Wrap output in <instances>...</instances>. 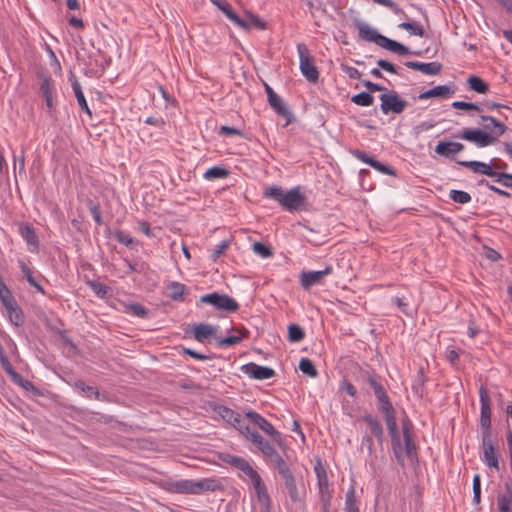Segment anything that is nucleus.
<instances>
[{"label": "nucleus", "mask_w": 512, "mask_h": 512, "mask_svg": "<svg viewBox=\"0 0 512 512\" xmlns=\"http://www.w3.org/2000/svg\"><path fill=\"white\" fill-rule=\"evenodd\" d=\"M379 411L382 412L384 415L386 426L391 436L393 452L398 463L404 466L405 459L414 462L417 458V451L416 445L412 440V435L410 432V422L408 420L403 422L402 430L404 442L402 443L398 433L394 407L391 406L389 411Z\"/></svg>", "instance_id": "f257e3e1"}, {"label": "nucleus", "mask_w": 512, "mask_h": 512, "mask_svg": "<svg viewBox=\"0 0 512 512\" xmlns=\"http://www.w3.org/2000/svg\"><path fill=\"white\" fill-rule=\"evenodd\" d=\"M264 195L277 201L284 210L289 212L299 211L306 206V198L299 188H292L285 192L280 186H271L265 189Z\"/></svg>", "instance_id": "f03ea898"}, {"label": "nucleus", "mask_w": 512, "mask_h": 512, "mask_svg": "<svg viewBox=\"0 0 512 512\" xmlns=\"http://www.w3.org/2000/svg\"><path fill=\"white\" fill-rule=\"evenodd\" d=\"M216 331L217 327L210 324H197L193 327V336L195 340L201 343L210 342L209 339L213 337L219 347L239 344L245 337V334L239 333V335L221 338L216 336Z\"/></svg>", "instance_id": "7ed1b4c3"}, {"label": "nucleus", "mask_w": 512, "mask_h": 512, "mask_svg": "<svg viewBox=\"0 0 512 512\" xmlns=\"http://www.w3.org/2000/svg\"><path fill=\"white\" fill-rule=\"evenodd\" d=\"M297 51L300 60V70L303 76L311 83H316L319 79V71L315 66L309 50L304 43L297 45Z\"/></svg>", "instance_id": "20e7f679"}, {"label": "nucleus", "mask_w": 512, "mask_h": 512, "mask_svg": "<svg viewBox=\"0 0 512 512\" xmlns=\"http://www.w3.org/2000/svg\"><path fill=\"white\" fill-rule=\"evenodd\" d=\"M457 138L470 141L478 147H486L496 143V136L494 134L483 131L482 129H469L466 128L456 135Z\"/></svg>", "instance_id": "39448f33"}, {"label": "nucleus", "mask_w": 512, "mask_h": 512, "mask_svg": "<svg viewBox=\"0 0 512 512\" xmlns=\"http://www.w3.org/2000/svg\"><path fill=\"white\" fill-rule=\"evenodd\" d=\"M202 303L211 304L218 310H223L227 312H236L239 309V304L237 301L228 296L227 294H219L217 292H213L210 294L203 295L200 298Z\"/></svg>", "instance_id": "423d86ee"}, {"label": "nucleus", "mask_w": 512, "mask_h": 512, "mask_svg": "<svg viewBox=\"0 0 512 512\" xmlns=\"http://www.w3.org/2000/svg\"><path fill=\"white\" fill-rule=\"evenodd\" d=\"M381 100V111L384 114H401L405 108L407 107V101L400 98L396 91H390L388 93H384L380 96Z\"/></svg>", "instance_id": "0eeeda50"}, {"label": "nucleus", "mask_w": 512, "mask_h": 512, "mask_svg": "<svg viewBox=\"0 0 512 512\" xmlns=\"http://www.w3.org/2000/svg\"><path fill=\"white\" fill-rule=\"evenodd\" d=\"M246 417L255 425H257L264 433L271 437L272 441L275 442L279 447L284 446V440L279 431L268 422L264 417L255 411H248Z\"/></svg>", "instance_id": "6e6552de"}, {"label": "nucleus", "mask_w": 512, "mask_h": 512, "mask_svg": "<svg viewBox=\"0 0 512 512\" xmlns=\"http://www.w3.org/2000/svg\"><path fill=\"white\" fill-rule=\"evenodd\" d=\"M480 398V427L482 433H491V399L487 389L483 386L479 389Z\"/></svg>", "instance_id": "1a4fd4ad"}, {"label": "nucleus", "mask_w": 512, "mask_h": 512, "mask_svg": "<svg viewBox=\"0 0 512 512\" xmlns=\"http://www.w3.org/2000/svg\"><path fill=\"white\" fill-rule=\"evenodd\" d=\"M491 433H482V447L483 456L482 460L488 467L499 470V460L496 449L490 439Z\"/></svg>", "instance_id": "9d476101"}, {"label": "nucleus", "mask_w": 512, "mask_h": 512, "mask_svg": "<svg viewBox=\"0 0 512 512\" xmlns=\"http://www.w3.org/2000/svg\"><path fill=\"white\" fill-rule=\"evenodd\" d=\"M241 371L256 380H266L275 376V371L266 366H260L256 363L250 362L241 366Z\"/></svg>", "instance_id": "9b49d317"}, {"label": "nucleus", "mask_w": 512, "mask_h": 512, "mask_svg": "<svg viewBox=\"0 0 512 512\" xmlns=\"http://www.w3.org/2000/svg\"><path fill=\"white\" fill-rule=\"evenodd\" d=\"M160 487L170 493L193 494V480H165L162 481Z\"/></svg>", "instance_id": "f8f14e48"}, {"label": "nucleus", "mask_w": 512, "mask_h": 512, "mask_svg": "<svg viewBox=\"0 0 512 512\" xmlns=\"http://www.w3.org/2000/svg\"><path fill=\"white\" fill-rule=\"evenodd\" d=\"M367 382L373 389L374 394L379 402L378 409L389 411L390 407L393 406L384 387L374 375H368Z\"/></svg>", "instance_id": "ddd939ff"}, {"label": "nucleus", "mask_w": 512, "mask_h": 512, "mask_svg": "<svg viewBox=\"0 0 512 512\" xmlns=\"http://www.w3.org/2000/svg\"><path fill=\"white\" fill-rule=\"evenodd\" d=\"M332 271L333 268L331 266H327L324 270L321 271L302 272L300 276L301 285L303 286V288L308 289L313 285L320 284L323 278L326 275L331 274Z\"/></svg>", "instance_id": "4468645a"}, {"label": "nucleus", "mask_w": 512, "mask_h": 512, "mask_svg": "<svg viewBox=\"0 0 512 512\" xmlns=\"http://www.w3.org/2000/svg\"><path fill=\"white\" fill-rule=\"evenodd\" d=\"M464 148L465 146L460 142L440 141L435 147V152L439 156L452 159L456 154L462 152Z\"/></svg>", "instance_id": "2eb2a0df"}, {"label": "nucleus", "mask_w": 512, "mask_h": 512, "mask_svg": "<svg viewBox=\"0 0 512 512\" xmlns=\"http://www.w3.org/2000/svg\"><path fill=\"white\" fill-rule=\"evenodd\" d=\"M480 119L483 126V131L494 134L496 136V142L498 141V137L503 135L507 130V127L504 123L498 121L492 116L482 115Z\"/></svg>", "instance_id": "dca6fc26"}, {"label": "nucleus", "mask_w": 512, "mask_h": 512, "mask_svg": "<svg viewBox=\"0 0 512 512\" xmlns=\"http://www.w3.org/2000/svg\"><path fill=\"white\" fill-rule=\"evenodd\" d=\"M357 28L359 32V37L361 39L368 42H373L380 47L382 46L386 36L378 33L377 30L373 29L372 27L365 23H358Z\"/></svg>", "instance_id": "f3484780"}, {"label": "nucleus", "mask_w": 512, "mask_h": 512, "mask_svg": "<svg viewBox=\"0 0 512 512\" xmlns=\"http://www.w3.org/2000/svg\"><path fill=\"white\" fill-rule=\"evenodd\" d=\"M193 494H201L203 492H214L223 490L222 482L214 478H204L198 481L193 480Z\"/></svg>", "instance_id": "a211bd4d"}, {"label": "nucleus", "mask_w": 512, "mask_h": 512, "mask_svg": "<svg viewBox=\"0 0 512 512\" xmlns=\"http://www.w3.org/2000/svg\"><path fill=\"white\" fill-rule=\"evenodd\" d=\"M404 65L407 68L418 70L426 75H437L442 70V64L439 62L422 63L417 61H406Z\"/></svg>", "instance_id": "6ab92c4d"}, {"label": "nucleus", "mask_w": 512, "mask_h": 512, "mask_svg": "<svg viewBox=\"0 0 512 512\" xmlns=\"http://www.w3.org/2000/svg\"><path fill=\"white\" fill-rule=\"evenodd\" d=\"M455 90L448 85L435 86L427 91H424L418 95V99L424 100L428 98H450L454 95Z\"/></svg>", "instance_id": "aec40b11"}, {"label": "nucleus", "mask_w": 512, "mask_h": 512, "mask_svg": "<svg viewBox=\"0 0 512 512\" xmlns=\"http://www.w3.org/2000/svg\"><path fill=\"white\" fill-rule=\"evenodd\" d=\"M314 472L317 477V485L319 489V496L320 495H332L330 489H329V481L326 469L322 465L321 461L318 460L317 463L314 466Z\"/></svg>", "instance_id": "412c9836"}, {"label": "nucleus", "mask_w": 512, "mask_h": 512, "mask_svg": "<svg viewBox=\"0 0 512 512\" xmlns=\"http://www.w3.org/2000/svg\"><path fill=\"white\" fill-rule=\"evenodd\" d=\"M260 451L261 453L269 458L271 455H273L276 450L275 448L270 444L268 440H266L261 434H259L257 431H254L253 433H250V436L248 438Z\"/></svg>", "instance_id": "4be33fe9"}, {"label": "nucleus", "mask_w": 512, "mask_h": 512, "mask_svg": "<svg viewBox=\"0 0 512 512\" xmlns=\"http://www.w3.org/2000/svg\"><path fill=\"white\" fill-rule=\"evenodd\" d=\"M459 165L471 169L474 173L483 174L489 177L495 175V171L492 170L490 164L476 161V160H463L457 162Z\"/></svg>", "instance_id": "5701e85b"}, {"label": "nucleus", "mask_w": 512, "mask_h": 512, "mask_svg": "<svg viewBox=\"0 0 512 512\" xmlns=\"http://www.w3.org/2000/svg\"><path fill=\"white\" fill-rule=\"evenodd\" d=\"M497 505L499 512H512V484H504V493L497 496Z\"/></svg>", "instance_id": "b1692460"}, {"label": "nucleus", "mask_w": 512, "mask_h": 512, "mask_svg": "<svg viewBox=\"0 0 512 512\" xmlns=\"http://www.w3.org/2000/svg\"><path fill=\"white\" fill-rule=\"evenodd\" d=\"M20 234L29 246V250L31 252H37L39 249V240L34 228L29 224L22 225L20 227Z\"/></svg>", "instance_id": "393cba45"}, {"label": "nucleus", "mask_w": 512, "mask_h": 512, "mask_svg": "<svg viewBox=\"0 0 512 512\" xmlns=\"http://www.w3.org/2000/svg\"><path fill=\"white\" fill-rule=\"evenodd\" d=\"M40 91L42 96L45 99V103L48 109V112L51 113L54 108L53 102V94H54V86L53 82L49 77H43L41 80Z\"/></svg>", "instance_id": "a878e982"}, {"label": "nucleus", "mask_w": 512, "mask_h": 512, "mask_svg": "<svg viewBox=\"0 0 512 512\" xmlns=\"http://www.w3.org/2000/svg\"><path fill=\"white\" fill-rule=\"evenodd\" d=\"M381 47L386 50H389L393 53L401 55V56L409 55V54H413V55H417V56L421 55V52H419V51L413 52L407 46H405L395 40H392L388 37L385 38Z\"/></svg>", "instance_id": "bb28decb"}, {"label": "nucleus", "mask_w": 512, "mask_h": 512, "mask_svg": "<svg viewBox=\"0 0 512 512\" xmlns=\"http://www.w3.org/2000/svg\"><path fill=\"white\" fill-rule=\"evenodd\" d=\"M284 481L285 488L288 491V494L293 502H297L300 500L299 491L296 485L295 477L291 470L286 473L280 475Z\"/></svg>", "instance_id": "cd10ccee"}, {"label": "nucleus", "mask_w": 512, "mask_h": 512, "mask_svg": "<svg viewBox=\"0 0 512 512\" xmlns=\"http://www.w3.org/2000/svg\"><path fill=\"white\" fill-rule=\"evenodd\" d=\"M73 386L82 392L86 397H94L99 401H108V398L105 394H101L96 387L89 386L82 380L74 382Z\"/></svg>", "instance_id": "c85d7f7f"}, {"label": "nucleus", "mask_w": 512, "mask_h": 512, "mask_svg": "<svg viewBox=\"0 0 512 512\" xmlns=\"http://www.w3.org/2000/svg\"><path fill=\"white\" fill-rule=\"evenodd\" d=\"M268 102L270 106L277 112L278 115L286 118L287 122L286 125H288L291 122L292 114L289 111V109L285 106L283 103V100L280 96L276 95L274 97H271L268 99Z\"/></svg>", "instance_id": "c756f323"}, {"label": "nucleus", "mask_w": 512, "mask_h": 512, "mask_svg": "<svg viewBox=\"0 0 512 512\" xmlns=\"http://www.w3.org/2000/svg\"><path fill=\"white\" fill-rule=\"evenodd\" d=\"M362 419L370 427L371 433L380 443H382L384 432L381 423L371 414L364 415Z\"/></svg>", "instance_id": "7c9ffc66"}, {"label": "nucleus", "mask_w": 512, "mask_h": 512, "mask_svg": "<svg viewBox=\"0 0 512 512\" xmlns=\"http://www.w3.org/2000/svg\"><path fill=\"white\" fill-rule=\"evenodd\" d=\"M72 88L75 93V97L77 99L78 105L81 108L82 111H84L87 115L90 117L92 116V112L87 104V101L85 99V96L83 94L82 88L80 83L76 78L72 81Z\"/></svg>", "instance_id": "2f4dec72"}, {"label": "nucleus", "mask_w": 512, "mask_h": 512, "mask_svg": "<svg viewBox=\"0 0 512 512\" xmlns=\"http://www.w3.org/2000/svg\"><path fill=\"white\" fill-rule=\"evenodd\" d=\"M214 411L227 423L233 424L239 422V413L235 412L234 410L223 406L218 405L215 407Z\"/></svg>", "instance_id": "473e14b6"}, {"label": "nucleus", "mask_w": 512, "mask_h": 512, "mask_svg": "<svg viewBox=\"0 0 512 512\" xmlns=\"http://www.w3.org/2000/svg\"><path fill=\"white\" fill-rule=\"evenodd\" d=\"M168 291V297L172 300H183V295L186 290V286L182 283L172 281L169 282L166 286Z\"/></svg>", "instance_id": "72a5a7b5"}, {"label": "nucleus", "mask_w": 512, "mask_h": 512, "mask_svg": "<svg viewBox=\"0 0 512 512\" xmlns=\"http://www.w3.org/2000/svg\"><path fill=\"white\" fill-rule=\"evenodd\" d=\"M252 484L256 491L258 501L261 503L262 506H267L268 502H270L271 500L266 485L263 482L262 478L256 480Z\"/></svg>", "instance_id": "f704fd0d"}, {"label": "nucleus", "mask_w": 512, "mask_h": 512, "mask_svg": "<svg viewBox=\"0 0 512 512\" xmlns=\"http://www.w3.org/2000/svg\"><path fill=\"white\" fill-rule=\"evenodd\" d=\"M217 7L235 24H242L240 17L232 10L231 5L226 0H212Z\"/></svg>", "instance_id": "c9c22d12"}, {"label": "nucleus", "mask_w": 512, "mask_h": 512, "mask_svg": "<svg viewBox=\"0 0 512 512\" xmlns=\"http://www.w3.org/2000/svg\"><path fill=\"white\" fill-rule=\"evenodd\" d=\"M240 22L242 24H237V25L244 29H250L251 27H256L260 30H263L266 28V23L262 19L258 18L257 16L251 15V14L247 15V17L245 19L240 18Z\"/></svg>", "instance_id": "e433bc0d"}, {"label": "nucleus", "mask_w": 512, "mask_h": 512, "mask_svg": "<svg viewBox=\"0 0 512 512\" xmlns=\"http://www.w3.org/2000/svg\"><path fill=\"white\" fill-rule=\"evenodd\" d=\"M469 89L484 94L489 91V85L478 76H470L467 80Z\"/></svg>", "instance_id": "4c0bfd02"}, {"label": "nucleus", "mask_w": 512, "mask_h": 512, "mask_svg": "<svg viewBox=\"0 0 512 512\" xmlns=\"http://www.w3.org/2000/svg\"><path fill=\"white\" fill-rule=\"evenodd\" d=\"M89 287L100 298H106L111 293V288L104 283L98 281H89Z\"/></svg>", "instance_id": "58836bf2"}, {"label": "nucleus", "mask_w": 512, "mask_h": 512, "mask_svg": "<svg viewBox=\"0 0 512 512\" xmlns=\"http://www.w3.org/2000/svg\"><path fill=\"white\" fill-rule=\"evenodd\" d=\"M269 460L275 466L279 475L291 470L286 461L277 451L269 457Z\"/></svg>", "instance_id": "ea45409f"}, {"label": "nucleus", "mask_w": 512, "mask_h": 512, "mask_svg": "<svg viewBox=\"0 0 512 512\" xmlns=\"http://www.w3.org/2000/svg\"><path fill=\"white\" fill-rule=\"evenodd\" d=\"M299 369L303 374L311 378H316L318 376L317 369L315 368L313 362L308 358H302L300 360Z\"/></svg>", "instance_id": "a19ab883"}, {"label": "nucleus", "mask_w": 512, "mask_h": 512, "mask_svg": "<svg viewBox=\"0 0 512 512\" xmlns=\"http://www.w3.org/2000/svg\"><path fill=\"white\" fill-rule=\"evenodd\" d=\"M305 332L303 328H301L297 324H291L288 327V340L292 343L300 342L304 339Z\"/></svg>", "instance_id": "79ce46f5"}, {"label": "nucleus", "mask_w": 512, "mask_h": 512, "mask_svg": "<svg viewBox=\"0 0 512 512\" xmlns=\"http://www.w3.org/2000/svg\"><path fill=\"white\" fill-rule=\"evenodd\" d=\"M351 101L359 106H370L374 103V97L369 92H361L351 97Z\"/></svg>", "instance_id": "37998d69"}, {"label": "nucleus", "mask_w": 512, "mask_h": 512, "mask_svg": "<svg viewBox=\"0 0 512 512\" xmlns=\"http://www.w3.org/2000/svg\"><path fill=\"white\" fill-rule=\"evenodd\" d=\"M11 381L22 387L24 390L32 392L34 395H40L39 389L36 388L31 381L24 379L19 373L17 378L12 379Z\"/></svg>", "instance_id": "c03bdc74"}, {"label": "nucleus", "mask_w": 512, "mask_h": 512, "mask_svg": "<svg viewBox=\"0 0 512 512\" xmlns=\"http://www.w3.org/2000/svg\"><path fill=\"white\" fill-rule=\"evenodd\" d=\"M398 27L419 37H423L425 34L423 27L416 22H402Z\"/></svg>", "instance_id": "a18cd8bd"}, {"label": "nucleus", "mask_w": 512, "mask_h": 512, "mask_svg": "<svg viewBox=\"0 0 512 512\" xmlns=\"http://www.w3.org/2000/svg\"><path fill=\"white\" fill-rule=\"evenodd\" d=\"M229 175V171L221 167H212L204 173V177L208 180L221 179Z\"/></svg>", "instance_id": "49530a36"}, {"label": "nucleus", "mask_w": 512, "mask_h": 512, "mask_svg": "<svg viewBox=\"0 0 512 512\" xmlns=\"http://www.w3.org/2000/svg\"><path fill=\"white\" fill-rule=\"evenodd\" d=\"M238 469L242 471L245 475H247L252 483L261 478L258 472L255 469H253V467L245 459L240 464Z\"/></svg>", "instance_id": "de8ad7c7"}, {"label": "nucleus", "mask_w": 512, "mask_h": 512, "mask_svg": "<svg viewBox=\"0 0 512 512\" xmlns=\"http://www.w3.org/2000/svg\"><path fill=\"white\" fill-rule=\"evenodd\" d=\"M238 469L242 471L245 475H247L252 483L261 478L258 472L255 469H253V467L245 459L240 464Z\"/></svg>", "instance_id": "09e8293b"}, {"label": "nucleus", "mask_w": 512, "mask_h": 512, "mask_svg": "<svg viewBox=\"0 0 512 512\" xmlns=\"http://www.w3.org/2000/svg\"><path fill=\"white\" fill-rule=\"evenodd\" d=\"M449 197L456 203L466 204L471 201V196L468 192L462 190H451Z\"/></svg>", "instance_id": "8fccbe9b"}, {"label": "nucleus", "mask_w": 512, "mask_h": 512, "mask_svg": "<svg viewBox=\"0 0 512 512\" xmlns=\"http://www.w3.org/2000/svg\"><path fill=\"white\" fill-rule=\"evenodd\" d=\"M345 511L346 512H358V507H357V504H356L354 488H351L346 493Z\"/></svg>", "instance_id": "3c124183"}, {"label": "nucleus", "mask_w": 512, "mask_h": 512, "mask_svg": "<svg viewBox=\"0 0 512 512\" xmlns=\"http://www.w3.org/2000/svg\"><path fill=\"white\" fill-rule=\"evenodd\" d=\"M473 503L478 505L481 501V479L479 474H475L472 482Z\"/></svg>", "instance_id": "603ef678"}, {"label": "nucleus", "mask_w": 512, "mask_h": 512, "mask_svg": "<svg viewBox=\"0 0 512 512\" xmlns=\"http://www.w3.org/2000/svg\"><path fill=\"white\" fill-rule=\"evenodd\" d=\"M452 107L455 109L460 110H473L477 112H482L483 109L480 105L472 102H465V101H454L452 103Z\"/></svg>", "instance_id": "864d4df0"}, {"label": "nucleus", "mask_w": 512, "mask_h": 512, "mask_svg": "<svg viewBox=\"0 0 512 512\" xmlns=\"http://www.w3.org/2000/svg\"><path fill=\"white\" fill-rule=\"evenodd\" d=\"M252 247L253 251L263 258H269L273 256V251L271 248L261 242H255Z\"/></svg>", "instance_id": "5fc2aeb1"}, {"label": "nucleus", "mask_w": 512, "mask_h": 512, "mask_svg": "<svg viewBox=\"0 0 512 512\" xmlns=\"http://www.w3.org/2000/svg\"><path fill=\"white\" fill-rule=\"evenodd\" d=\"M114 237L119 243H121L127 247H130L134 243L133 237L130 236V234H128L122 230H116L114 232Z\"/></svg>", "instance_id": "6e6d98bb"}, {"label": "nucleus", "mask_w": 512, "mask_h": 512, "mask_svg": "<svg viewBox=\"0 0 512 512\" xmlns=\"http://www.w3.org/2000/svg\"><path fill=\"white\" fill-rule=\"evenodd\" d=\"M492 178H495V181L501 183L503 186L512 188V174L495 172Z\"/></svg>", "instance_id": "4d7b16f0"}, {"label": "nucleus", "mask_w": 512, "mask_h": 512, "mask_svg": "<svg viewBox=\"0 0 512 512\" xmlns=\"http://www.w3.org/2000/svg\"><path fill=\"white\" fill-rule=\"evenodd\" d=\"M370 166L383 174L395 176V170L393 168L379 162L378 160H376L374 158H373L372 162L370 163Z\"/></svg>", "instance_id": "13d9d810"}, {"label": "nucleus", "mask_w": 512, "mask_h": 512, "mask_svg": "<svg viewBox=\"0 0 512 512\" xmlns=\"http://www.w3.org/2000/svg\"><path fill=\"white\" fill-rule=\"evenodd\" d=\"M0 363H1L3 370L9 375L11 380L14 378H17L18 372H16L13 369L7 355L0 357Z\"/></svg>", "instance_id": "bf43d9fd"}, {"label": "nucleus", "mask_w": 512, "mask_h": 512, "mask_svg": "<svg viewBox=\"0 0 512 512\" xmlns=\"http://www.w3.org/2000/svg\"><path fill=\"white\" fill-rule=\"evenodd\" d=\"M232 426L234 428H236L238 431H240V433L242 435H244L247 439L249 438L250 433L254 432V430H251L250 427L245 424V421L240 414H239V422L233 423Z\"/></svg>", "instance_id": "052dcab7"}, {"label": "nucleus", "mask_w": 512, "mask_h": 512, "mask_svg": "<svg viewBox=\"0 0 512 512\" xmlns=\"http://www.w3.org/2000/svg\"><path fill=\"white\" fill-rule=\"evenodd\" d=\"M128 310L135 316L145 318L148 315V309L138 303L130 304Z\"/></svg>", "instance_id": "680f3d73"}, {"label": "nucleus", "mask_w": 512, "mask_h": 512, "mask_svg": "<svg viewBox=\"0 0 512 512\" xmlns=\"http://www.w3.org/2000/svg\"><path fill=\"white\" fill-rule=\"evenodd\" d=\"M222 461L235 467V468H239L240 464L243 462L244 458L242 457H239V456H234V455H231V454H224L222 457H221Z\"/></svg>", "instance_id": "e2e57ef3"}, {"label": "nucleus", "mask_w": 512, "mask_h": 512, "mask_svg": "<svg viewBox=\"0 0 512 512\" xmlns=\"http://www.w3.org/2000/svg\"><path fill=\"white\" fill-rule=\"evenodd\" d=\"M20 267H21L23 276L26 278L28 283L31 286H34L38 281L33 276V272L30 270V268L24 262H20Z\"/></svg>", "instance_id": "0e129e2a"}, {"label": "nucleus", "mask_w": 512, "mask_h": 512, "mask_svg": "<svg viewBox=\"0 0 512 512\" xmlns=\"http://www.w3.org/2000/svg\"><path fill=\"white\" fill-rule=\"evenodd\" d=\"M435 123L434 122H430V121H424V122H421L419 123L418 125H416L414 128H413V133L418 136L420 135L421 133L425 132V131H428L430 129H432L433 127H435Z\"/></svg>", "instance_id": "69168bd1"}, {"label": "nucleus", "mask_w": 512, "mask_h": 512, "mask_svg": "<svg viewBox=\"0 0 512 512\" xmlns=\"http://www.w3.org/2000/svg\"><path fill=\"white\" fill-rule=\"evenodd\" d=\"M351 154L359 159L360 161L366 163V164H369L372 162L373 160V157L369 156L366 152L364 151H361V150H358V149H354L351 151Z\"/></svg>", "instance_id": "338daca9"}, {"label": "nucleus", "mask_w": 512, "mask_h": 512, "mask_svg": "<svg viewBox=\"0 0 512 512\" xmlns=\"http://www.w3.org/2000/svg\"><path fill=\"white\" fill-rule=\"evenodd\" d=\"M229 245L230 242L228 240H224L220 244H218L212 253L213 260L219 258L224 253V251L229 247Z\"/></svg>", "instance_id": "774afa93"}]
</instances>
